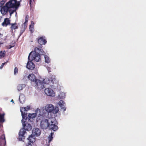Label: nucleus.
<instances>
[{
	"label": "nucleus",
	"mask_w": 146,
	"mask_h": 146,
	"mask_svg": "<svg viewBox=\"0 0 146 146\" xmlns=\"http://www.w3.org/2000/svg\"><path fill=\"white\" fill-rule=\"evenodd\" d=\"M10 25L11 26L10 27V29L12 31H13V30L16 29L18 28L17 23H11Z\"/></svg>",
	"instance_id": "nucleus-20"
},
{
	"label": "nucleus",
	"mask_w": 146,
	"mask_h": 146,
	"mask_svg": "<svg viewBox=\"0 0 146 146\" xmlns=\"http://www.w3.org/2000/svg\"><path fill=\"white\" fill-rule=\"evenodd\" d=\"M7 0H3L0 2V11L2 14L4 15L6 14L7 12H9L10 15L11 16L12 14L16 11V10L15 9H10L6 4H5V5L2 7Z\"/></svg>",
	"instance_id": "nucleus-5"
},
{
	"label": "nucleus",
	"mask_w": 146,
	"mask_h": 146,
	"mask_svg": "<svg viewBox=\"0 0 146 146\" xmlns=\"http://www.w3.org/2000/svg\"><path fill=\"white\" fill-rule=\"evenodd\" d=\"M7 63V62H4V63H2L1 66L0 67V69H2V68H3V67L4 65L5 64Z\"/></svg>",
	"instance_id": "nucleus-30"
},
{
	"label": "nucleus",
	"mask_w": 146,
	"mask_h": 146,
	"mask_svg": "<svg viewBox=\"0 0 146 146\" xmlns=\"http://www.w3.org/2000/svg\"><path fill=\"white\" fill-rule=\"evenodd\" d=\"M26 146H32V145L31 143H29L26 145Z\"/></svg>",
	"instance_id": "nucleus-32"
},
{
	"label": "nucleus",
	"mask_w": 146,
	"mask_h": 146,
	"mask_svg": "<svg viewBox=\"0 0 146 146\" xmlns=\"http://www.w3.org/2000/svg\"><path fill=\"white\" fill-rule=\"evenodd\" d=\"M44 38V37L41 36L38 38V42L40 45H45L47 41Z\"/></svg>",
	"instance_id": "nucleus-13"
},
{
	"label": "nucleus",
	"mask_w": 146,
	"mask_h": 146,
	"mask_svg": "<svg viewBox=\"0 0 146 146\" xmlns=\"http://www.w3.org/2000/svg\"><path fill=\"white\" fill-rule=\"evenodd\" d=\"M44 111V110L37 109L35 113H29L28 117L27 116V118L26 119H24L26 120L28 119L29 120H30L31 119H33L37 115V119L40 120L41 119H42V117H44L46 114V113H44L43 112Z\"/></svg>",
	"instance_id": "nucleus-4"
},
{
	"label": "nucleus",
	"mask_w": 146,
	"mask_h": 146,
	"mask_svg": "<svg viewBox=\"0 0 146 146\" xmlns=\"http://www.w3.org/2000/svg\"><path fill=\"white\" fill-rule=\"evenodd\" d=\"M55 80V78L54 77H51L49 79L48 78H46L44 79L43 81H41V82L42 83V84L44 86V84H49L50 83H52L53 84ZM44 87H45L44 86Z\"/></svg>",
	"instance_id": "nucleus-10"
},
{
	"label": "nucleus",
	"mask_w": 146,
	"mask_h": 146,
	"mask_svg": "<svg viewBox=\"0 0 146 146\" xmlns=\"http://www.w3.org/2000/svg\"><path fill=\"white\" fill-rule=\"evenodd\" d=\"M3 141L6 144L5 138L4 134L2 135L0 137V146H2V142Z\"/></svg>",
	"instance_id": "nucleus-21"
},
{
	"label": "nucleus",
	"mask_w": 146,
	"mask_h": 146,
	"mask_svg": "<svg viewBox=\"0 0 146 146\" xmlns=\"http://www.w3.org/2000/svg\"><path fill=\"white\" fill-rule=\"evenodd\" d=\"M59 106L61 108V109H62L64 111L66 110V107H65V103L62 100H60L58 103Z\"/></svg>",
	"instance_id": "nucleus-16"
},
{
	"label": "nucleus",
	"mask_w": 146,
	"mask_h": 146,
	"mask_svg": "<svg viewBox=\"0 0 146 146\" xmlns=\"http://www.w3.org/2000/svg\"><path fill=\"white\" fill-rule=\"evenodd\" d=\"M6 4L10 9H12L17 8L19 6L20 3L16 0H10Z\"/></svg>",
	"instance_id": "nucleus-7"
},
{
	"label": "nucleus",
	"mask_w": 146,
	"mask_h": 146,
	"mask_svg": "<svg viewBox=\"0 0 146 146\" xmlns=\"http://www.w3.org/2000/svg\"><path fill=\"white\" fill-rule=\"evenodd\" d=\"M18 69L17 67H15L14 70V74L16 75L18 73Z\"/></svg>",
	"instance_id": "nucleus-29"
},
{
	"label": "nucleus",
	"mask_w": 146,
	"mask_h": 146,
	"mask_svg": "<svg viewBox=\"0 0 146 146\" xmlns=\"http://www.w3.org/2000/svg\"><path fill=\"white\" fill-rule=\"evenodd\" d=\"M54 133H51L50 135H49L48 137V142L50 143V142L52 140L53 137H52V135Z\"/></svg>",
	"instance_id": "nucleus-23"
},
{
	"label": "nucleus",
	"mask_w": 146,
	"mask_h": 146,
	"mask_svg": "<svg viewBox=\"0 0 146 146\" xmlns=\"http://www.w3.org/2000/svg\"><path fill=\"white\" fill-rule=\"evenodd\" d=\"M5 114L3 113L0 114V122L3 123L5 121L4 116Z\"/></svg>",
	"instance_id": "nucleus-22"
},
{
	"label": "nucleus",
	"mask_w": 146,
	"mask_h": 146,
	"mask_svg": "<svg viewBox=\"0 0 146 146\" xmlns=\"http://www.w3.org/2000/svg\"><path fill=\"white\" fill-rule=\"evenodd\" d=\"M11 102H14L13 100H11Z\"/></svg>",
	"instance_id": "nucleus-35"
},
{
	"label": "nucleus",
	"mask_w": 146,
	"mask_h": 146,
	"mask_svg": "<svg viewBox=\"0 0 146 146\" xmlns=\"http://www.w3.org/2000/svg\"><path fill=\"white\" fill-rule=\"evenodd\" d=\"M11 47H12L11 46V47H10L9 48H11Z\"/></svg>",
	"instance_id": "nucleus-36"
},
{
	"label": "nucleus",
	"mask_w": 146,
	"mask_h": 146,
	"mask_svg": "<svg viewBox=\"0 0 146 146\" xmlns=\"http://www.w3.org/2000/svg\"><path fill=\"white\" fill-rule=\"evenodd\" d=\"M1 124H0V127L1 126Z\"/></svg>",
	"instance_id": "nucleus-37"
},
{
	"label": "nucleus",
	"mask_w": 146,
	"mask_h": 146,
	"mask_svg": "<svg viewBox=\"0 0 146 146\" xmlns=\"http://www.w3.org/2000/svg\"><path fill=\"white\" fill-rule=\"evenodd\" d=\"M44 58L45 62L48 63L50 62V59L48 56H44Z\"/></svg>",
	"instance_id": "nucleus-24"
},
{
	"label": "nucleus",
	"mask_w": 146,
	"mask_h": 146,
	"mask_svg": "<svg viewBox=\"0 0 146 146\" xmlns=\"http://www.w3.org/2000/svg\"><path fill=\"white\" fill-rule=\"evenodd\" d=\"M41 110H44V111H43V112L46 114L44 117L46 116L49 113L52 112L54 114H56L59 111L58 108H55L54 106L51 104H48L46 105L45 106L44 109Z\"/></svg>",
	"instance_id": "nucleus-6"
},
{
	"label": "nucleus",
	"mask_w": 146,
	"mask_h": 146,
	"mask_svg": "<svg viewBox=\"0 0 146 146\" xmlns=\"http://www.w3.org/2000/svg\"><path fill=\"white\" fill-rule=\"evenodd\" d=\"M35 136L34 135H30L29 137L28 138V139L29 140L30 142L33 143L35 141Z\"/></svg>",
	"instance_id": "nucleus-19"
},
{
	"label": "nucleus",
	"mask_w": 146,
	"mask_h": 146,
	"mask_svg": "<svg viewBox=\"0 0 146 146\" xmlns=\"http://www.w3.org/2000/svg\"><path fill=\"white\" fill-rule=\"evenodd\" d=\"M35 1L34 0H30L29 4L30 5V7H32Z\"/></svg>",
	"instance_id": "nucleus-26"
},
{
	"label": "nucleus",
	"mask_w": 146,
	"mask_h": 146,
	"mask_svg": "<svg viewBox=\"0 0 146 146\" xmlns=\"http://www.w3.org/2000/svg\"><path fill=\"white\" fill-rule=\"evenodd\" d=\"M32 133L34 136L37 137L40 135L41 133L40 131L38 128H35L33 130Z\"/></svg>",
	"instance_id": "nucleus-15"
},
{
	"label": "nucleus",
	"mask_w": 146,
	"mask_h": 146,
	"mask_svg": "<svg viewBox=\"0 0 146 146\" xmlns=\"http://www.w3.org/2000/svg\"><path fill=\"white\" fill-rule=\"evenodd\" d=\"M50 125V123L47 119L42 120L40 122V126L41 128L45 129L47 128Z\"/></svg>",
	"instance_id": "nucleus-9"
},
{
	"label": "nucleus",
	"mask_w": 146,
	"mask_h": 146,
	"mask_svg": "<svg viewBox=\"0 0 146 146\" xmlns=\"http://www.w3.org/2000/svg\"><path fill=\"white\" fill-rule=\"evenodd\" d=\"M50 68H48V72H50V71H49V70H50Z\"/></svg>",
	"instance_id": "nucleus-33"
},
{
	"label": "nucleus",
	"mask_w": 146,
	"mask_h": 146,
	"mask_svg": "<svg viewBox=\"0 0 146 146\" xmlns=\"http://www.w3.org/2000/svg\"><path fill=\"white\" fill-rule=\"evenodd\" d=\"M31 61L28 60L27 65V67L28 69L32 70L35 68V65Z\"/></svg>",
	"instance_id": "nucleus-14"
},
{
	"label": "nucleus",
	"mask_w": 146,
	"mask_h": 146,
	"mask_svg": "<svg viewBox=\"0 0 146 146\" xmlns=\"http://www.w3.org/2000/svg\"><path fill=\"white\" fill-rule=\"evenodd\" d=\"M34 23L33 21H31V24L30 25H31V26H34Z\"/></svg>",
	"instance_id": "nucleus-31"
},
{
	"label": "nucleus",
	"mask_w": 146,
	"mask_h": 146,
	"mask_svg": "<svg viewBox=\"0 0 146 146\" xmlns=\"http://www.w3.org/2000/svg\"><path fill=\"white\" fill-rule=\"evenodd\" d=\"M30 110V108L29 106L22 107L21 109V111L23 119H26L27 118V111Z\"/></svg>",
	"instance_id": "nucleus-8"
},
{
	"label": "nucleus",
	"mask_w": 146,
	"mask_h": 146,
	"mask_svg": "<svg viewBox=\"0 0 146 146\" xmlns=\"http://www.w3.org/2000/svg\"><path fill=\"white\" fill-rule=\"evenodd\" d=\"M23 84H19L17 86V88L18 91H20L22 90L23 89Z\"/></svg>",
	"instance_id": "nucleus-25"
},
{
	"label": "nucleus",
	"mask_w": 146,
	"mask_h": 146,
	"mask_svg": "<svg viewBox=\"0 0 146 146\" xmlns=\"http://www.w3.org/2000/svg\"><path fill=\"white\" fill-rule=\"evenodd\" d=\"M5 55V51H4L3 52L2 51H0V56L4 57Z\"/></svg>",
	"instance_id": "nucleus-27"
},
{
	"label": "nucleus",
	"mask_w": 146,
	"mask_h": 146,
	"mask_svg": "<svg viewBox=\"0 0 146 146\" xmlns=\"http://www.w3.org/2000/svg\"><path fill=\"white\" fill-rule=\"evenodd\" d=\"M24 119L23 118L21 120L23 125V128L20 129L19 133V139L20 141L22 140V137H23L24 139H25V137L24 135L26 132L25 130L30 131L32 129L31 125L26 121H23Z\"/></svg>",
	"instance_id": "nucleus-3"
},
{
	"label": "nucleus",
	"mask_w": 146,
	"mask_h": 146,
	"mask_svg": "<svg viewBox=\"0 0 146 146\" xmlns=\"http://www.w3.org/2000/svg\"><path fill=\"white\" fill-rule=\"evenodd\" d=\"M50 122L51 124L49 125L50 128L54 131L57 130L58 129V127L54 124H53V122L52 120L50 121Z\"/></svg>",
	"instance_id": "nucleus-17"
},
{
	"label": "nucleus",
	"mask_w": 146,
	"mask_h": 146,
	"mask_svg": "<svg viewBox=\"0 0 146 146\" xmlns=\"http://www.w3.org/2000/svg\"><path fill=\"white\" fill-rule=\"evenodd\" d=\"M2 36V35L0 33V37Z\"/></svg>",
	"instance_id": "nucleus-34"
},
{
	"label": "nucleus",
	"mask_w": 146,
	"mask_h": 146,
	"mask_svg": "<svg viewBox=\"0 0 146 146\" xmlns=\"http://www.w3.org/2000/svg\"><path fill=\"white\" fill-rule=\"evenodd\" d=\"M45 53L43 50L38 48H35V50L31 52L28 56V60L32 61L34 60L36 62H39L41 60V56L40 55H43Z\"/></svg>",
	"instance_id": "nucleus-1"
},
{
	"label": "nucleus",
	"mask_w": 146,
	"mask_h": 146,
	"mask_svg": "<svg viewBox=\"0 0 146 146\" xmlns=\"http://www.w3.org/2000/svg\"><path fill=\"white\" fill-rule=\"evenodd\" d=\"M44 92L47 96H53L55 95V93L50 88H46L45 89Z\"/></svg>",
	"instance_id": "nucleus-12"
},
{
	"label": "nucleus",
	"mask_w": 146,
	"mask_h": 146,
	"mask_svg": "<svg viewBox=\"0 0 146 146\" xmlns=\"http://www.w3.org/2000/svg\"><path fill=\"white\" fill-rule=\"evenodd\" d=\"M30 31L31 33H33L34 31V26H31V25L29 26Z\"/></svg>",
	"instance_id": "nucleus-28"
},
{
	"label": "nucleus",
	"mask_w": 146,
	"mask_h": 146,
	"mask_svg": "<svg viewBox=\"0 0 146 146\" xmlns=\"http://www.w3.org/2000/svg\"><path fill=\"white\" fill-rule=\"evenodd\" d=\"M28 78L31 81V84L34 85L36 88L40 90L44 88V86L40 80L37 79L34 74H30Z\"/></svg>",
	"instance_id": "nucleus-2"
},
{
	"label": "nucleus",
	"mask_w": 146,
	"mask_h": 146,
	"mask_svg": "<svg viewBox=\"0 0 146 146\" xmlns=\"http://www.w3.org/2000/svg\"><path fill=\"white\" fill-rule=\"evenodd\" d=\"M10 21L9 18L5 19L3 22L2 24V25L3 26L6 27L8 25H10Z\"/></svg>",
	"instance_id": "nucleus-18"
},
{
	"label": "nucleus",
	"mask_w": 146,
	"mask_h": 146,
	"mask_svg": "<svg viewBox=\"0 0 146 146\" xmlns=\"http://www.w3.org/2000/svg\"><path fill=\"white\" fill-rule=\"evenodd\" d=\"M29 17L28 15H27L26 16L25 22L22 25V29L21 30V34L23 33L27 28V23L29 20Z\"/></svg>",
	"instance_id": "nucleus-11"
}]
</instances>
